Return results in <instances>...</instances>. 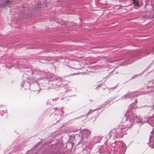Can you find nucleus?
<instances>
[{"mask_svg": "<svg viewBox=\"0 0 154 154\" xmlns=\"http://www.w3.org/2000/svg\"><path fill=\"white\" fill-rule=\"evenodd\" d=\"M133 4L135 6H139L140 4L139 3V0H133Z\"/></svg>", "mask_w": 154, "mask_h": 154, "instance_id": "nucleus-1", "label": "nucleus"}, {"mask_svg": "<svg viewBox=\"0 0 154 154\" xmlns=\"http://www.w3.org/2000/svg\"><path fill=\"white\" fill-rule=\"evenodd\" d=\"M55 110H57V108L56 107H55L53 108Z\"/></svg>", "mask_w": 154, "mask_h": 154, "instance_id": "nucleus-2", "label": "nucleus"}, {"mask_svg": "<svg viewBox=\"0 0 154 154\" xmlns=\"http://www.w3.org/2000/svg\"><path fill=\"white\" fill-rule=\"evenodd\" d=\"M8 2H9V1H6V3H8Z\"/></svg>", "mask_w": 154, "mask_h": 154, "instance_id": "nucleus-3", "label": "nucleus"}]
</instances>
